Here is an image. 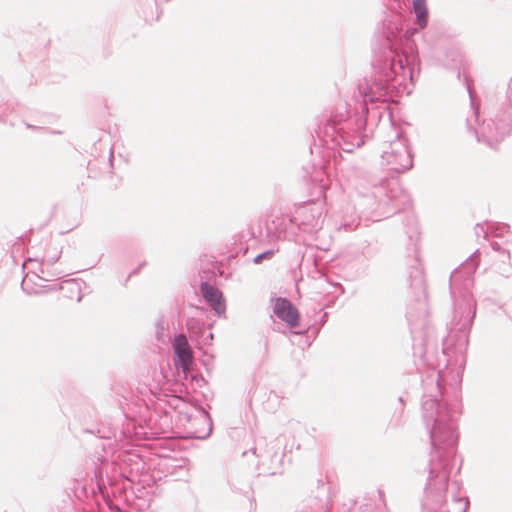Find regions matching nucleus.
<instances>
[{
    "label": "nucleus",
    "mask_w": 512,
    "mask_h": 512,
    "mask_svg": "<svg viewBox=\"0 0 512 512\" xmlns=\"http://www.w3.org/2000/svg\"><path fill=\"white\" fill-rule=\"evenodd\" d=\"M469 341H443L442 357L446 369L457 367L454 383L446 384V372L437 371L430 388L422 397V418L429 434L431 454L428 478L421 499V512H449L448 483L454 466L458 443L457 416L461 403L462 373Z\"/></svg>",
    "instance_id": "nucleus-1"
},
{
    "label": "nucleus",
    "mask_w": 512,
    "mask_h": 512,
    "mask_svg": "<svg viewBox=\"0 0 512 512\" xmlns=\"http://www.w3.org/2000/svg\"><path fill=\"white\" fill-rule=\"evenodd\" d=\"M389 53L383 44L376 46L371 74L357 84L361 102L355 107L354 115L347 106H340L316 118L314 142L318 140L319 146L324 148L323 158H327L329 164L332 159L335 168L345 169L341 151L352 153L364 145L386 113L389 120L392 119L391 106L399 99V87L404 78L401 76L391 86H385Z\"/></svg>",
    "instance_id": "nucleus-2"
},
{
    "label": "nucleus",
    "mask_w": 512,
    "mask_h": 512,
    "mask_svg": "<svg viewBox=\"0 0 512 512\" xmlns=\"http://www.w3.org/2000/svg\"><path fill=\"white\" fill-rule=\"evenodd\" d=\"M412 9L415 15V27H410L400 13L391 11L384 18L381 28L376 31L372 43V60L378 44H383L391 52L387 56L388 67L385 77L387 79L384 82L388 87L402 76L404 79L399 87V97L403 93L407 95L411 93L408 84L413 85L420 73V59L413 35L427 26L429 18L425 0H412Z\"/></svg>",
    "instance_id": "nucleus-3"
},
{
    "label": "nucleus",
    "mask_w": 512,
    "mask_h": 512,
    "mask_svg": "<svg viewBox=\"0 0 512 512\" xmlns=\"http://www.w3.org/2000/svg\"><path fill=\"white\" fill-rule=\"evenodd\" d=\"M469 95L471 90L468 78L464 77ZM471 115L466 119L467 130L478 142H483L490 148H495L512 132V78L508 83L506 93L500 97H489L485 104L487 117L480 118L479 108L470 96Z\"/></svg>",
    "instance_id": "nucleus-4"
},
{
    "label": "nucleus",
    "mask_w": 512,
    "mask_h": 512,
    "mask_svg": "<svg viewBox=\"0 0 512 512\" xmlns=\"http://www.w3.org/2000/svg\"><path fill=\"white\" fill-rule=\"evenodd\" d=\"M115 466L107 456L88 455L83 463L84 475L75 478L67 488V495L81 503H87L92 508L93 502L99 504V498L108 502L111 497H118L113 493L111 483L116 476Z\"/></svg>",
    "instance_id": "nucleus-5"
},
{
    "label": "nucleus",
    "mask_w": 512,
    "mask_h": 512,
    "mask_svg": "<svg viewBox=\"0 0 512 512\" xmlns=\"http://www.w3.org/2000/svg\"><path fill=\"white\" fill-rule=\"evenodd\" d=\"M92 455L107 456L109 461L115 466L116 472H120L121 475L116 476L111 483L113 493L117 496H121L133 482V473L136 476L143 471L144 462L137 454L120 452L117 455L106 450L105 444L101 442L100 446L96 447V450Z\"/></svg>",
    "instance_id": "nucleus-6"
},
{
    "label": "nucleus",
    "mask_w": 512,
    "mask_h": 512,
    "mask_svg": "<svg viewBox=\"0 0 512 512\" xmlns=\"http://www.w3.org/2000/svg\"><path fill=\"white\" fill-rule=\"evenodd\" d=\"M408 264V280L413 301L415 304H409L407 307L406 318L413 332L416 321L423 318L427 314V292L425 286V278L420 259L417 255L409 257Z\"/></svg>",
    "instance_id": "nucleus-7"
},
{
    "label": "nucleus",
    "mask_w": 512,
    "mask_h": 512,
    "mask_svg": "<svg viewBox=\"0 0 512 512\" xmlns=\"http://www.w3.org/2000/svg\"><path fill=\"white\" fill-rule=\"evenodd\" d=\"M353 177L355 179H364L367 184L371 186L372 190L366 193L360 192V199L358 206H367L370 211H377L381 208L391 206L390 210L383 211V213H396L401 208L395 199V194L388 191L382 180H378L371 175L366 168H358L355 170Z\"/></svg>",
    "instance_id": "nucleus-8"
},
{
    "label": "nucleus",
    "mask_w": 512,
    "mask_h": 512,
    "mask_svg": "<svg viewBox=\"0 0 512 512\" xmlns=\"http://www.w3.org/2000/svg\"><path fill=\"white\" fill-rule=\"evenodd\" d=\"M250 451L258 458L259 476H274L283 473L285 452L280 438H273L270 441H267L266 438H258Z\"/></svg>",
    "instance_id": "nucleus-9"
},
{
    "label": "nucleus",
    "mask_w": 512,
    "mask_h": 512,
    "mask_svg": "<svg viewBox=\"0 0 512 512\" xmlns=\"http://www.w3.org/2000/svg\"><path fill=\"white\" fill-rule=\"evenodd\" d=\"M318 493L313 500H307L299 512H379L383 503L377 504L374 499L364 497L363 503L356 509L357 501L347 499L341 504H332L330 508L326 505L327 489L322 479L317 480ZM379 502H382L379 499Z\"/></svg>",
    "instance_id": "nucleus-10"
},
{
    "label": "nucleus",
    "mask_w": 512,
    "mask_h": 512,
    "mask_svg": "<svg viewBox=\"0 0 512 512\" xmlns=\"http://www.w3.org/2000/svg\"><path fill=\"white\" fill-rule=\"evenodd\" d=\"M381 165L388 171L404 173L413 167V154L408 139L400 132L381 154Z\"/></svg>",
    "instance_id": "nucleus-11"
},
{
    "label": "nucleus",
    "mask_w": 512,
    "mask_h": 512,
    "mask_svg": "<svg viewBox=\"0 0 512 512\" xmlns=\"http://www.w3.org/2000/svg\"><path fill=\"white\" fill-rule=\"evenodd\" d=\"M170 406L174 409L179 410V421L190 423L194 421L195 423L201 422L208 426V430L206 433H199L198 431L192 432L193 438L196 439H205L212 432V419L204 411V409L196 403V401L190 396V394L185 391L184 395L175 396L169 402Z\"/></svg>",
    "instance_id": "nucleus-12"
},
{
    "label": "nucleus",
    "mask_w": 512,
    "mask_h": 512,
    "mask_svg": "<svg viewBox=\"0 0 512 512\" xmlns=\"http://www.w3.org/2000/svg\"><path fill=\"white\" fill-rule=\"evenodd\" d=\"M324 203L320 200H309L296 208L294 221L299 232L309 235L316 234L324 223Z\"/></svg>",
    "instance_id": "nucleus-13"
},
{
    "label": "nucleus",
    "mask_w": 512,
    "mask_h": 512,
    "mask_svg": "<svg viewBox=\"0 0 512 512\" xmlns=\"http://www.w3.org/2000/svg\"><path fill=\"white\" fill-rule=\"evenodd\" d=\"M161 420L164 421V424L159 428H156L151 425L152 422L155 423V420L152 416L149 417L148 422H146L145 426L133 424L132 432L130 426L127 427V433L131 434L127 437L129 441H141V440H150L154 438L160 437V435H166L169 433L171 429L170 419L168 413H165L163 417H160Z\"/></svg>",
    "instance_id": "nucleus-14"
},
{
    "label": "nucleus",
    "mask_w": 512,
    "mask_h": 512,
    "mask_svg": "<svg viewBox=\"0 0 512 512\" xmlns=\"http://www.w3.org/2000/svg\"><path fill=\"white\" fill-rule=\"evenodd\" d=\"M267 232L277 239L297 242L299 229L294 221V215H281L267 225Z\"/></svg>",
    "instance_id": "nucleus-15"
},
{
    "label": "nucleus",
    "mask_w": 512,
    "mask_h": 512,
    "mask_svg": "<svg viewBox=\"0 0 512 512\" xmlns=\"http://www.w3.org/2000/svg\"><path fill=\"white\" fill-rule=\"evenodd\" d=\"M273 313L284 321L290 329L300 326V313L293 303L285 297L272 299Z\"/></svg>",
    "instance_id": "nucleus-16"
},
{
    "label": "nucleus",
    "mask_w": 512,
    "mask_h": 512,
    "mask_svg": "<svg viewBox=\"0 0 512 512\" xmlns=\"http://www.w3.org/2000/svg\"><path fill=\"white\" fill-rule=\"evenodd\" d=\"M192 359L193 352L187 339L181 334L176 335L173 342V364L176 370L182 371L186 376Z\"/></svg>",
    "instance_id": "nucleus-17"
},
{
    "label": "nucleus",
    "mask_w": 512,
    "mask_h": 512,
    "mask_svg": "<svg viewBox=\"0 0 512 512\" xmlns=\"http://www.w3.org/2000/svg\"><path fill=\"white\" fill-rule=\"evenodd\" d=\"M200 292L218 317L225 315L226 301L223 293L216 286L207 281H203L200 283Z\"/></svg>",
    "instance_id": "nucleus-18"
},
{
    "label": "nucleus",
    "mask_w": 512,
    "mask_h": 512,
    "mask_svg": "<svg viewBox=\"0 0 512 512\" xmlns=\"http://www.w3.org/2000/svg\"><path fill=\"white\" fill-rule=\"evenodd\" d=\"M229 485L232 491L243 495L248 499L253 497V489L248 477H241L238 474H232L229 479Z\"/></svg>",
    "instance_id": "nucleus-19"
},
{
    "label": "nucleus",
    "mask_w": 512,
    "mask_h": 512,
    "mask_svg": "<svg viewBox=\"0 0 512 512\" xmlns=\"http://www.w3.org/2000/svg\"><path fill=\"white\" fill-rule=\"evenodd\" d=\"M22 269L25 273H32L34 278L43 281H50L49 278L45 277L46 271L44 269V262L38 261L37 258L29 257L22 265ZM49 274V272H47Z\"/></svg>",
    "instance_id": "nucleus-20"
},
{
    "label": "nucleus",
    "mask_w": 512,
    "mask_h": 512,
    "mask_svg": "<svg viewBox=\"0 0 512 512\" xmlns=\"http://www.w3.org/2000/svg\"><path fill=\"white\" fill-rule=\"evenodd\" d=\"M187 328L190 334L195 337H203L205 333V324L197 318H189L187 320Z\"/></svg>",
    "instance_id": "nucleus-21"
},
{
    "label": "nucleus",
    "mask_w": 512,
    "mask_h": 512,
    "mask_svg": "<svg viewBox=\"0 0 512 512\" xmlns=\"http://www.w3.org/2000/svg\"><path fill=\"white\" fill-rule=\"evenodd\" d=\"M485 224L487 225L488 230L498 237L510 231V225L507 223L486 221Z\"/></svg>",
    "instance_id": "nucleus-22"
},
{
    "label": "nucleus",
    "mask_w": 512,
    "mask_h": 512,
    "mask_svg": "<svg viewBox=\"0 0 512 512\" xmlns=\"http://www.w3.org/2000/svg\"><path fill=\"white\" fill-rule=\"evenodd\" d=\"M61 254H62L61 248L59 249L58 246H55L53 248V251H51L50 249L46 250L45 254L41 260L44 262V264H48L49 266H52L58 261Z\"/></svg>",
    "instance_id": "nucleus-23"
},
{
    "label": "nucleus",
    "mask_w": 512,
    "mask_h": 512,
    "mask_svg": "<svg viewBox=\"0 0 512 512\" xmlns=\"http://www.w3.org/2000/svg\"><path fill=\"white\" fill-rule=\"evenodd\" d=\"M38 283L35 282L32 278L28 277V273H25L22 282H21V289L24 293L31 295V294H39L40 292L35 289V286H37Z\"/></svg>",
    "instance_id": "nucleus-24"
},
{
    "label": "nucleus",
    "mask_w": 512,
    "mask_h": 512,
    "mask_svg": "<svg viewBox=\"0 0 512 512\" xmlns=\"http://www.w3.org/2000/svg\"><path fill=\"white\" fill-rule=\"evenodd\" d=\"M83 433H89L96 436L99 439H108L110 435L105 431L104 427H100L99 424H93L91 427H83Z\"/></svg>",
    "instance_id": "nucleus-25"
},
{
    "label": "nucleus",
    "mask_w": 512,
    "mask_h": 512,
    "mask_svg": "<svg viewBox=\"0 0 512 512\" xmlns=\"http://www.w3.org/2000/svg\"><path fill=\"white\" fill-rule=\"evenodd\" d=\"M451 56L452 64L448 65L452 69L457 70V77L460 78V65L462 63V56L458 50L452 49L447 53V57Z\"/></svg>",
    "instance_id": "nucleus-26"
},
{
    "label": "nucleus",
    "mask_w": 512,
    "mask_h": 512,
    "mask_svg": "<svg viewBox=\"0 0 512 512\" xmlns=\"http://www.w3.org/2000/svg\"><path fill=\"white\" fill-rule=\"evenodd\" d=\"M277 251H278V249H268V250L263 251V252L257 254L253 258V263L254 264H260L263 261L270 260V259H272V257L275 255V253Z\"/></svg>",
    "instance_id": "nucleus-27"
},
{
    "label": "nucleus",
    "mask_w": 512,
    "mask_h": 512,
    "mask_svg": "<svg viewBox=\"0 0 512 512\" xmlns=\"http://www.w3.org/2000/svg\"><path fill=\"white\" fill-rule=\"evenodd\" d=\"M490 246L493 251L498 252L502 256V259L510 260V251L505 249L499 242L493 241L490 243Z\"/></svg>",
    "instance_id": "nucleus-28"
},
{
    "label": "nucleus",
    "mask_w": 512,
    "mask_h": 512,
    "mask_svg": "<svg viewBox=\"0 0 512 512\" xmlns=\"http://www.w3.org/2000/svg\"><path fill=\"white\" fill-rule=\"evenodd\" d=\"M499 273L508 278L512 275V265L510 263V260L507 261V259H502V265L499 266Z\"/></svg>",
    "instance_id": "nucleus-29"
},
{
    "label": "nucleus",
    "mask_w": 512,
    "mask_h": 512,
    "mask_svg": "<svg viewBox=\"0 0 512 512\" xmlns=\"http://www.w3.org/2000/svg\"><path fill=\"white\" fill-rule=\"evenodd\" d=\"M323 172L321 170L317 171L315 170L313 174L309 175V180L311 182H319V190H320V193L322 194L324 192V187H325V184L322 183L323 182Z\"/></svg>",
    "instance_id": "nucleus-30"
},
{
    "label": "nucleus",
    "mask_w": 512,
    "mask_h": 512,
    "mask_svg": "<svg viewBox=\"0 0 512 512\" xmlns=\"http://www.w3.org/2000/svg\"><path fill=\"white\" fill-rule=\"evenodd\" d=\"M66 285L68 286V290L72 294H77V302H80L82 300V294H81V288L78 283H76L74 280H69L66 282Z\"/></svg>",
    "instance_id": "nucleus-31"
},
{
    "label": "nucleus",
    "mask_w": 512,
    "mask_h": 512,
    "mask_svg": "<svg viewBox=\"0 0 512 512\" xmlns=\"http://www.w3.org/2000/svg\"><path fill=\"white\" fill-rule=\"evenodd\" d=\"M358 168H359V167H352L351 169H348V168H347V172H348L347 177H348V180H349L350 182L354 183V184H355V186H357V185H358V183H357L358 181H363V182L367 183V182H366V180H364V179H359V178H358V179H355V177H353L355 170H356V169H358ZM359 185H362V182H359Z\"/></svg>",
    "instance_id": "nucleus-32"
},
{
    "label": "nucleus",
    "mask_w": 512,
    "mask_h": 512,
    "mask_svg": "<svg viewBox=\"0 0 512 512\" xmlns=\"http://www.w3.org/2000/svg\"><path fill=\"white\" fill-rule=\"evenodd\" d=\"M192 381H195L199 387H202L204 384H206V380L202 375H191Z\"/></svg>",
    "instance_id": "nucleus-33"
},
{
    "label": "nucleus",
    "mask_w": 512,
    "mask_h": 512,
    "mask_svg": "<svg viewBox=\"0 0 512 512\" xmlns=\"http://www.w3.org/2000/svg\"><path fill=\"white\" fill-rule=\"evenodd\" d=\"M145 265V263L140 264L137 268L133 269L130 274L128 275L127 279L125 280V284L128 282L131 276L136 275L139 273L141 268Z\"/></svg>",
    "instance_id": "nucleus-34"
},
{
    "label": "nucleus",
    "mask_w": 512,
    "mask_h": 512,
    "mask_svg": "<svg viewBox=\"0 0 512 512\" xmlns=\"http://www.w3.org/2000/svg\"><path fill=\"white\" fill-rule=\"evenodd\" d=\"M476 229H480L479 231H476L477 235H479V233L483 232L484 233V238H487V234H488V231H489L488 229L485 230L484 227L482 225H480V224L476 225Z\"/></svg>",
    "instance_id": "nucleus-35"
},
{
    "label": "nucleus",
    "mask_w": 512,
    "mask_h": 512,
    "mask_svg": "<svg viewBox=\"0 0 512 512\" xmlns=\"http://www.w3.org/2000/svg\"><path fill=\"white\" fill-rule=\"evenodd\" d=\"M476 229H480L479 231H476L477 235H479V233L483 232L484 233V238H487V234H488V231H489L488 229L485 230L484 227L482 225H480V224L476 225Z\"/></svg>",
    "instance_id": "nucleus-36"
},
{
    "label": "nucleus",
    "mask_w": 512,
    "mask_h": 512,
    "mask_svg": "<svg viewBox=\"0 0 512 512\" xmlns=\"http://www.w3.org/2000/svg\"><path fill=\"white\" fill-rule=\"evenodd\" d=\"M214 338V334L212 332H209L205 337H204V344H208L209 341L213 340Z\"/></svg>",
    "instance_id": "nucleus-37"
},
{
    "label": "nucleus",
    "mask_w": 512,
    "mask_h": 512,
    "mask_svg": "<svg viewBox=\"0 0 512 512\" xmlns=\"http://www.w3.org/2000/svg\"><path fill=\"white\" fill-rule=\"evenodd\" d=\"M213 361V356H210L209 358L203 360V365L206 367V370H209V365Z\"/></svg>",
    "instance_id": "nucleus-38"
},
{
    "label": "nucleus",
    "mask_w": 512,
    "mask_h": 512,
    "mask_svg": "<svg viewBox=\"0 0 512 512\" xmlns=\"http://www.w3.org/2000/svg\"><path fill=\"white\" fill-rule=\"evenodd\" d=\"M310 330L315 331V333H317V332H318V329H317V328H314L313 326H309V327L307 328V330H299V331H296L295 333H296V334H302V333L308 332V331H310Z\"/></svg>",
    "instance_id": "nucleus-39"
},
{
    "label": "nucleus",
    "mask_w": 512,
    "mask_h": 512,
    "mask_svg": "<svg viewBox=\"0 0 512 512\" xmlns=\"http://www.w3.org/2000/svg\"><path fill=\"white\" fill-rule=\"evenodd\" d=\"M0 121L2 123H7L8 122V120L4 117V115H3V113L1 111H0Z\"/></svg>",
    "instance_id": "nucleus-40"
},
{
    "label": "nucleus",
    "mask_w": 512,
    "mask_h": 512,
    "mask_svg": "<svg viewBox=\"0 0 512 512\" xmlns=\"http://www.w3.org/2000/svg\"><path fill=\"white\" fill-rule=\"evenodd\" d=\"M26 127L29 128V129H33V130H36V129H41L40 127H36L34 125H31L29 123H26Z\"/></svg>",
    "instance_id": "nucleus-41"
},
{
    "label": "nucleus",
    "mask_w": 512,
    "mask_h": 512,
    "mask_svg": "<svg viewBox=\"0 0 512 512\" xmlns=\"http://www.w3.org/2000/svg\"><path fill=\"white\" fill-rule=\"evenodd\" d=\"M56 289H63L61 285L59 286H49L48 290H56Z\"/></svg>",
    "instance_id": "nucleus-42"
},
{
    "label": "nucleus",
    "mask_w": 512,
    "mask_h": 512,
    "mask_svg": "<svg viewBox=\"0 0 512 512\" xmlns=\"http://www.w3.org/2000/svg\"><path fill=\"white\" fill-rule=\"evenodd\" d=\"M160 330L163 331L164 330V326L160 325V324H157V334L160 333Z\"/></svg>",
    "instance_id": "nucleus-43"
},
{
    "label": "nucleus",
    "mask_w": 512,
    "mask_h": 512,
    "mask_svg": "<svg viewBox=\"0 0 512 512\" xmlns=\"http://www.w3.org/2000/svg\"><path fill=\"white\" fill-rule=\"evenodd\" d=\"M326 319H327V313L325 312L322 315V319H321L322 324L326 321Z\"/></svg>",
    "instance_id": "nucleus-44"
},
{
    "label": "nucleus",
    "mask_w": 512,
    "mask_h": 512,
    "mask_svg": "<svg viewBox=\"0 0 512 512\" xmlns=\"http://www.w3.org/2000/svg\"><path fill=\"white\" fill-rule=\"evenodd\" d=\"M109 162L112 165V163H113V154H112L111 151H110V156H109Z\"/></svg>",
    "instance_id": "nucleus-45"
},
{
    "label": "nucleus",
    "mask_w": 512,
    "mask_h": 512,
    "mask_svg": "<svg viewBox=\"0 0 512 512\" xmlns=\"http://www.w3.org/2000/svg\"><path fill=\"white\" fill-rule=\"evenodd\" d=\"M398 400H399V402H401L402 404H403V403H404V401H405L403 396H400Z\"/></svg>",
    "instance_id": "nucleus-46"
},
{
    "label": "nucleus",
    "mask_w": 512,
    "mask_h": 512,
    "mask_svg": "<svg viewBox=\"0 0 512 512\" xmlns=\"http://www.w3.org/2000/svg\"><path fill=\"white\" fill-rule=\"evenodd\" d=\"M424 346H425V351H427V346H428V344H427V342H426V341H424Z\"/></svg>",
    "instance_id": "nucleus-47"
},
{
    "label": "nucleus",
    "mask_w": 512,
    "mask_h": 512,
    "mask_svg": "<svg viewBox=\"0 0 512 512\" xmlns=\"http://www.w3.org/2000/svg\"><path fill=\"white\" fill-rule=\"evenodd\" d=\"M53 134H60L61 132L60 131H52Z\"/></svg>",
    "instance_id": "nucleus-48"
},
{
    "label": "nucleus",
    "mask_w": 512,
    "mask_h": 512,
    "mask_svg": "<svg viewBox=\"0 0 512 512\" xmlns=\"http://www.w3.org/2000/svg\"><path fill=\"white\" fill-rule=\"evenodd\" d=\"M454 500L460 502L461 501V498H454Z\"/></svg>",
    "instance_id": "nucleus-49"
},
{
    "label": "nucleus",
    "mask_w": 512,
    "mask_h": 512,
    "mask_svg": "<svg viewBox=\"0 0 512 512\" xmlns=\"http://www.w3.org/2000/svg\"><path fill=\"white\" fill-rule=\"evenodd\" d=\"M59 274H60V273L52 274V276H57V277H59Z\"/></svg>",
    "instance_id": "nucleus-50"
},
{
    "label": "nucleus",
    "mask_w": 512,
    "mask_h": 512,
    "mask_svg": "<svg viewBox=\"0 0 512 512\" xmlns=\"http://www.w3.org/2000/svg\"><path fill=\"white\" fill-rule=\"evenodd\" d=\"M466 509H467V505L465 506V508H464V510H463L462 512H465V511H466Z\"/></svg>",
    "instance_id": "nucleus-51"
},
{
    "label": "nucleus",
    "mask_w": 512,
    "mask_h": 512,
    "mask_svg": "<svg viewBox=\"0 0 512 512\" xmlns=\"http://www.w3.org/2000/svg\"><path fill=\"white\" fill-rule=\"evenodd\" d=\"M397 2H399L400 0H396Z\"/></svg>",
    "instance_id": "nucleus-52"
}]
</instances>
